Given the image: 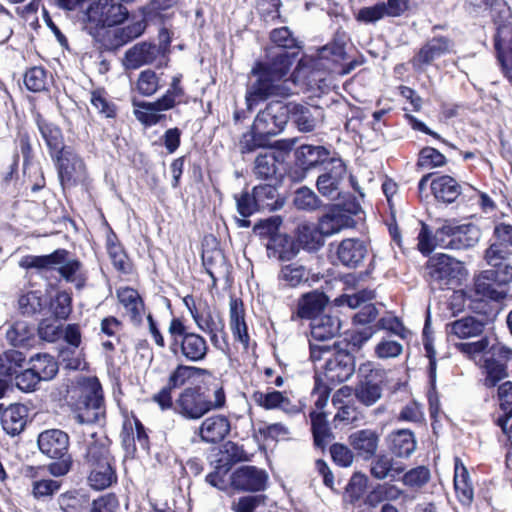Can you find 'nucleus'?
Segmentation results:
<instances>
[{
	"label": "nucleus",
	"mask_w": 512,
	"mask_h": 512,
	"mask_svg": "<svg viewBox=\"0 0 512 512\" xmlns=\"http://www.w3.org/2000/svg\"><path fill=\"white\" fill-rule=\"evenodd\" d=\"M297 52H276L273 49L269 52V61L265 63H257L255 66H261L263 72L268 73L277 81H283L292 64Z\"/></svg>",
	"instance_id": "29"
},
{
	"label": "nucleus",
	"mask_w": 512,
	"mask_h": 512,
	"mask_svg": "<svg viewBox=\"0 0 512 512\" xmlns=\"http://www.w3.org/2000/svg\"><path fill=\"white\" fill-rule=\"evenodd\" d=\"M288 123L286 103L271 101L254 118L250 131L242 134L238 147L241 153H250L266 147L271 138L279 135Z\"/></svg>",
	"instance_id": "1"
},
{
	"label": "nucleus",
	"mask_w": 512,
	"mask_h": 512,
	"mask_svg": "<svg viewBox=\"0 0 512 512\" xmlns=\"http://www.w3.org/2000/svg\"><path fill=\"white\" fill-rule=\"evenodd\" d=\"M345 56V40L339 35H337L333 43L325 45L318 50V58L320 61L329 60L333 63H338L343 60Z\"/></svg>",
	"instance_id": "61"
},
{
	"label": "nucleus",
	"mask_w": 512,
	"mask_h": 512,
	"mask_svg": "<svg viewBox=\"0 0 512 512\" xmlns=\"http://www.w3.org/2000/svg\"><path fill=\"white\" fill-rule=\"evenodd\" d=\"M37 442L40 451L49 458H58L69 454V436L60 429L41 432Z\"/></svg>",
	"instance_id": "23"
},
{
	"label": "nucleus",
	"mask_w": 512,
	"mask_h": 512,
	"mask_svg": "<svg viewBox=\"0 0 512 512\" xmlns=\"http://www.w3.org/2000/svg\"><path fill=\"white\" fill-rule=\"evenodd\" d=\"M404 470L403 464L396 462L391 456L386 454L376 456L370 465L371 475L378 480L385 478L395 479Z\"/></svg>",
	"instance_id": "38"
},
{
	"label": "nucleus",
	"mask_w": 512,
	"mask_h": 512,
	"mask_svg": "<svg viewBox=\"0 0 512 512\" xmlns=\"http://www.w3.org/2000/svg\"><path fill=\"white\" fill-rule=\"evenodd\" d=\"M252 192L259 211H276L282 208L284 204L283 200L279 197L276 187L271 184L255 186Z\"/></svg>",
	"instance_id": "41"
},
{
	"label": "nucleus",
	"mask_w": 512,
	"mask_h": 512,
	"mask_svg": "<svg viewBox=\"0 0 512 512\" xmlns=\"http://www.w3.org/2000/svg\"><path fill=\"white\" fill-rule=\"evenodd\" d=\"M128 14L127 8L116 0H97L89 5L85 17L88 25L104 28L121 24Z\"/></svg>",
	"instance_id": "11"
},
{
	"label": "nucleus",
	"mask_w": 512,
	"mask_h": 512,
	"mask_svg": "<svg viewBox=\"0 0 512 512\" xmlns=\"http://www.w3.org/2000/svg\"><path fill=\"white\" fill-rule=\"evenodd\" d=\"M354 312V347L361 348L379 331L378 310L373 303L356 308Z\"/></svg>",
	"instance_id": "17"
},
{
	"label": "nucleus",
	"mask_w": 512,
	"mask_h": 512,
	"mask_svg": "<svg viewBox=\"0 0 512 512\" xmlns=\"http://www.w3.org/2000/svg\"><path fill=\"white\" fill-rule=\"evenodd\" d=\"M329 155V150L323 146L302 145L297 151V159L305 169L313 168L324 162Z\"/></svg>",
	"instance_id": "47"
},
{
	"label": "nucleus",
	"mask_w": 512,
	"mask_h": 512,
	"mask_svg": "<svg viewBox=\"0 0 512 512\" xmlns=\"http://www.w3.org/2000/svg\"><path fill=\"white\" fill-rule=\"evenodd\" d=\"M199 371L197 367L178 365L169 375L166 385L172 390L181 388Z\"/></svg>",
	"instance_id": "63"
},
{
	"label": "nucleus",
	"mask_w": 512,
	"mask_h": 512,
	"mask_svg": "<svg viewBox=\"0 0 512 512\" xmlns=\"http://www.w3.org/2000/svg\"><path fill=\"white\" fill-rule=\"evenodd\" d=\"M229 324L234 339L248 346L249 335L245 322V310L241 300L231 298L229 303Z\"/></svg>",
	"instance_id": "33"
},
{
	"label": "nucleus",
	"mask_w": 512,
	"mask_h": 512,
	"mask_svg": "<svg viewBox=\"0 0 512 512\" xmlns=\"http://www.w3.org/2000/svg\"><path fill=\"white\" fill-rule=\"evenodd\" d=\"M278 278L285 286L297 287L308 280V273L304 266L290 264L282 267Z\"/></svg>",
	"instance_id": "56"
},
{
	"label": "nucleus",
	"mask_w": 512,
	"mask_h": 512,
	"mask_svg": "<svg viewBox=\"0 0 512 512\" xmlns=\"http://www.w3.org/2000/svg\"><path fill=\"white\" fill-rule=\"evenodd\" d=\"M431 189L436 199L446 203L454 202L461 194L460 185L448 175L435 178L431 183Z\"/></svg>",
	"instance_id": "42"
},
{
	"label": "nucleus",
	"mask_w": 512,
	"mask_h": 512,
	"mask_svg": "<svg viewBox=\"0 0 512 512\" xmlns=\"http://www.w3.org/2000/svg\"><path fill=\"white\" fill-rule=\"evenodd\" d=\"M33 472L31 477L35 480L32 482L31 486V494L37 500H44L48 498H52L56 493L59 492L62 486L61 480H54L48 478H39L40 468L35 469L33 467L30 468Z\"/></svg>",
	"instance_id": "43"
},
{
	"label": "nucleus",
	"mask_w": 512,
	"mask_h": 512,
	"mask_svg": "<svg viewBox=\"0 0 512 512\" xmlns=\"http://www.w3.org/2000/svg\"><path fill=\"white\" fill-rule=\"evenodd\" d=\"M355 192L359 193L363 205L357 202L354 196V230H357L361 235V238H354V269L357 268L358 262L369 254V238L366 236L367 225L365 211V207L368 205L364 201V193L354 181V193Z\"/></svg>",
	"instance_id": "20"
},
{
	"label": "nucleus",
	"mask_w": 512,
	"mask_h": 512,
	"mask_svg": "<svg viewBox=\"0 0 512 512\" xmlns=\"http://www.w3.org/2000/svg\"><path fill=\"white\" fill-rule=\"evenodd\" d=\"M191 314L197 327L203 332H224L223 319L218 314L212 313L208 306L201 310H191Z\"/></svg>",
	"instance_id": "46"
},
{
	"label": "nucleus",
	"mask_w": 512,
	"mask_h": 512,
	"mask_svg": "<svg viewBox=\"0 0 512 512\" xmlns=\"http://www.w3.org/2000/svg\"><path fill=\"white\" fill-rule=\"evenodd\" d=\"M486 327L484 319L475 316H465L446 324L449 338L470 339L483 335Z\"/></svg>",
	"instance_id": "24"
},
{
	"label": "nucleus",
	"mask_w": 512,
	"mask_h": 512,
	"mask_svg": "<svg viewBox=\"0 0 512 512\" xmlns=\"http://www.w3.org/2000/svg\"><path fill=\"white\" fill-rule=\"evenodd\" d=\"M268 474L255 466H241L230 476L231 486L239 491L258 492L266 489Z\"/></svg>",
	"instance_id": "19"
},
{
	"label": "nucleus",
	"mask_w": 512,
	"mask_h": 512,
	"mask_svg": "<svg viewBox=\"0 0 512 512\" xmlns=\"http://www.w3.org/2000/svg\"><path fill=\"white\" fill-rule=\"evenodd\" d=\"M88 483L95 490H104L117 482V474L113 462L88 467Z\"/></svg>",
	"instance_id": "40"
},
{
	"label": "nucleus",
	"mask_w": 512,
	"mask_h": 512,
	"mask_svg": "<svg viewBox=\"0 0 512 512\" xmlns=\"http://www.w3.org/2000/svg\"><path fill=\"white\" fill-rule=\"evenodd\" d=\"M32 370L42 381L51 380L58 372L55 359L47 353H39L30 359Z\"/></svg>",
	"instance_id": "51"
},
{
	"label": "nucleus",
	"mask_w": 512,
	"mask_h": 512,
	"mask_svg": "<svg viewBox=\"0 0 512 512\" xmlns=\"http://www.w3.org/2000/svg\"><path fill=\"white\" fill-rule=\"evenodd\" d=\"M146 23L144 20L133 22L125 27L114 31V46H122L133 39L139 37L145 30Z\"/></svg>",
	"instance_id": "60"
},
{
	"label": "nucleus",
	"mask_w": 512,
	"mask_h": 512,
	"mask_svg": "<svg viewBox=\"0 0 512 512\" xmlns=\"http://www.w3.org/2000/svg\"><path fill=\"white\" fill-rule=\"evenodd\" d=\"M512 256V226L499 223L494 227L493 241L486 249L484 259L494 268L507 265L506 262Z\"/></svg>",
	"instance_id": "13"
},
{
	"label": "nucleus",
	"mask_w": 512,
	"mask_h": 512,
	"mask_svg": "<svg viewBox=\"0 0 512 512\" xmlns=\"http://www.w3.org/2000/svg\"><path fill=\"white\" fill-rule=\"evenodd\" d=\"M57 502L63 512H86L89 505L88 499L76 491L60 494Z\"/></svg>",
	"instance_id": "54"
},
{
	"label": "nucleus",
	"mask_w": 512,
	"mask_h": 512,
	"mask_svg": "<svg viewBox=\"0 0 512 512\" xmlns=\"http://www.w3.org/2000/svg\"><path fill=\"white\" fill-rule=\"evenodd\" d=\"M491 17L496 25L494 48L502 73L512 83V13L507 2L494 0L490 5Z\"/></svg>",
	"instance_id": "5"
},
{
	"label": "nucleus",
	"mask_w": 512,
	"mask_h": 512,
	"mask_svg": "<svg viewBox=\"0 0 512 512\" xmlns=\"http://www.w3.org/2000/svg\"><path fill=\"white\" fill-rule=\"evenodd\" d=\"M252 399L258 406L267 410L284 408L289 404L288 398L276 390L267 393L256 391L253 393Z\"/></svg>",
	"instance_id": "55"
},
{
	"label": "nucleus",
	"mask_w": 512,
	"mask_h": 512,
	"mask_svg": "<svg viewBox=\"0 0 512 512\" xmlns=\"http://www.w3.org/2000/svg\"><path fill=\"white\" fill-rule=\"evenodd\" d=\"M230 431V422L224 415L207 417L199 427V436L203 442L217 443L222 441Z\"/></svg>",
	"instance_id": "27"
},
{
	"label": "nucleus",
	"mask_w": 512,
	"mask_h": 512,
	"mask_svg": "<svg viewBox=\"0 0 512 512\" xmlns=\"http://www.w3.org/2000/svg\"><path fill=\"white\" fill-rule=\"evenodd\" d=\"M184 90L180 86V77L174 76L170 88L154 102L133 100L134 115L146 126L157 124L163 117L160 113L170 110L183 101Z\"/></svg>",
	"instance_id": "7"
},
{
	"label": "nucleus",
	"mask_w": 512,
	"mask_h": 512,
	"mask_svg": "<svg viewBox=\"0 0 512 512\" xmlns=\"http://www.w3.org/2000/svg\"><path fill=\"white\" fill-rule=\"evenodd\" d=\"M359 383L354 389V395L366 406L376 403L382 394V372L376 369L372 362H366L358 370Z\"/></svg>",
	"instance_id": "14"
},
{
	"label": "nucleus",
	"mask_w": 512,
	"mask_h": 512,
	"mask_svg": "<svg viewBox=\"0 0 512 512\" xmlns=\"http://www.w3.org/2000/svg\"><path fill=\"white\" fill-rule=\"evenodd\" d=\"M329 298L324 292L314 290L303 294L297 303V316L301 319L313 320L324 314Z\"/></svg>",
	"instance_id": "25"
},
{
	"label": "nucleus",
	"mask_w": 512,
	"mask_h": 512,
	"mask_svg": "<svg viewBox=\"0 0 512 512\" xmlns=\"http://www.w3.org/2000/svg\"><path fill=\"white\" fill-rule=\"evenodd\" d=\"M28 409L23 404H0V424L4 432L12 437L22 433L26 427Z\"/></svg>",
	"instance_id": "22"
},
{
	"label": "nucleus",
	"mask_w": 512,
	"mask_h": 512,
	"mask_svg": "<svg viewBox=\"0 0 512 512\" xmlns=\"http://www.w3.org/2000/svg\"><path fill=\"white\" fill-rule=\"evenodd\" d=\"M333 358L326 359L325 376L332 383H342L352 376V345L345 338L333 345Z\"/></svg>",
	"instance_id": "12"
},
{
	"label": "nucleus",
	"mask_w": 512,
	"mask_h": 512,
	"mask_svg": "<svg viewBox=\"0 0 512 512\" xmlns=\"http://www.w3.org/2000/svg\"><path fill=\"white\" fill-rule=\"evenodd\" d=\"M455 347L465 357L480 365L485 358L490 357L488 355L491 354V350L494 348V338L483 333L480 339L471 342H460L455 344Z\"/></svg>",
	"instance_id": "30"
},
{
	"label": "nucleus",
	"mask_w": 512,
	"mask_h": 512,
	"mask_svg": "<svg viewBox=\"0 0 512 512\" xmlns=\"http://www.w3.org/2000/svg\"><path fill=\"white\" fill-rule=\"evenodd\" d=\"M454 488L459 501L469 505L473 501L474 489L469 472L459 458L455 459Z\"/></svg>",
	"instance_id": "39"
},
{
	"label": "nucleus",
	"mask_w": 512,
	"mask_h": 512,
	"mask_svg": "<svg viewBox=\"0 0 512 512\" xmlns=\"http://www.w3.org/2000/svg\"><path fill=\"white\" fill-rule=\"evenodd\" d=\"M84 463L87 467L97 466L106 462H113L109 450V439L96 432H89L84 439Z\"/></svg>",
	"instance_id": "21"
},
{
	"label": "nucleus",
	"mask_w": 512,
	"mask_h": 512,
	"mask_svg": "<svg viewBox=\"0 0 512 512\" xmlns=\"http://www.w3.org/2000/svg\"><path fill=\"white\" fill-rule=\"evenodd\" d=\"M479 366L482 368L484 375L483 385L487 388L495 387L508 376L506 364L494 359L492 356L485 358Z\"/></svg>",
	"instance_id": "44"
},
{
	"label": "nucleus",
	"mask_w": 512,
	"mask_h": 512,
	"mask_svg": "<svg viewBox=\"0 0 512 512\" xmlns=\"http://www.w3.org/2000/svg\"><path fill=\"white\" fill-rule=\"evenodd\" d=\"M117 297L127 314H129L130 319L135 322L139 321L141 319L143 302L138 292L133 288L125 287L117 291Z\"/></svg>",
	"instance_id": "48"
},
{
	"label": "nucleus",
	"mask_w": 512,
	"mask_h": 512,
	"mask_svg": "<svg viewBox=\"0 0 512 512\" xmlns=\"http://www.w3.org/2000/svg\"><path fill=\"white\" fill-rule=\"evenodd\" d=\"M35 122L52 159L69 149L64 144V137L58 126L46 121L39 113L35 116Z\"/></svg>",
	"instance_id": "26"
},
{
	"label": "nucleus",
	"mask_w": 512,
	"mask_h": 512,
	"mask_svg": "<svg viewBox=\"0 0 512 512\" xmlns=\"http://www.w3.org/2000/svg\"><path fill=\"white\" fill-rule=\"evenodd\" d=\"M180 346L181 354L191 362H198L206 357L208 345L206 340L193 332L184 335L178 343Z\"/></svg>",
	"instance_id": "37"
},
{
	"label": "nucleus",
	"mask_w": 512,
	"mask_h": 512,
	"mask_svg": "<svg viewBox=\"0 0 512 512\" xmlns=\"http://www.w3.org/2000/svg\"><path fill=\"white\" fill-rule=\"evenodd\" d=\"M310 419L314 443L317 447L324 449L332 436L328 427L326 414L324 412L311 411Z\"/></svg>",
	"instance_id": "53"
},
{
	"label": "nucleus",
	"mask_w": 512,
	"mask_h": 512,
	"mask_svg": "<svg viewBox=\"0 0 512 512\" xmlns=\"http://www.w3.org/2000/svg\"><path fill=\"white\" fill-rule=\"evenodd\" d=\"M351 225V202L334 203L318 225L303 223L297 228L296 242L307 251H317L324 245V237L340 232Z\"/></svg>",
	"instance_id": "4"
},
{
	"label": "nucleus",
	"mask_w": 512,
	"mask_h": 512,
	"mask_svg": "<svg viewBox=\"0 0 512 512\" xmlns=\"http://www.w3.org/2000/svg\"><path fill=\"white\" fill-rule=\"evenodd\" d=\"M162 75V73L158 74L151 69L143 70L140 72L136 82L137 91L146 97L154 95L165 85Z\"/></svg>",
	"instance_id": "50"
},
{
	"label": "nucleus",
	"mask_w": 512,
	"mask_h": 512,
	"mask_svg": "<svg viewBox=\"0 0 512 512\" xmlns=\"http://www.w3.org/2000/svg\"><path fill=\"white\" fill-rule=\"evenodd\" d=\"M332 403L337 410L334 421H348L352 408V388L345 385L338 389L333 396Z\"/></svg>",
	"instance_id": "52"
},
{
	"label": "nucleus",
	"mask_w": 512,
	"mask_h": 512,
	"mask_svg": "<svg viewBox=\"0 0 512 512\" xmlns=\"http://www.w3.org/2000/svg\"><path fill=\"white\" fill-rule=\"evenodd\" d=\"M60 182L63 186H72L85 178V165L82 159L71 148L54 159Z\"/></svg>",
	"instance_id": "18"
},
{
	"label": "nucleus",
	"mask_w": 512,
	"mask_h": 512,
	"mask_svg": "<svg viewBox=\"0 0 512 512\" xmlns=\"http://www.w3.org/2000/svg\"><path fill=\"white\" fill-rule=\"evenodd\" d=\"M340 327L341 322L338 317L324 313L310 321L312 340H329L339 332Z\"/></svg>",
	"instance_id": "34"
},
{
	"label": "nucleus",
	"mask_w": 512,
	"mask_h": 512,
	"mask_svg": "<svg viewBox=\"0 0 512 512\" xmlns=\"http://www.w3.org/2000/svg\"><path fill=\"white\" fill-rule=\"evenodd\" d=\"M417 239L419 251L428 255L436 247L450 250L471 248L479 242L480 230L473 224L458 225L445 220L432 235L429 227L422 223Z\"/></svg>",
	"instance_id": "2"
},
{
	"label": "nucleus",
	"mask_w": 512,
	"mask_h": 512,
	"mask_svg": "<svg viewBox=\"0 0 512 512\" xmlns=\"http://www.w3.org/2000/svg\"><path fill=\"white\" fill-rule=\"evenodd\" d=\"M286 107L288 110V120L292 117L300 131L310 132L314 130L317 120L309 107L295 102L286 103Z\"/></svg>",
	"instance_id": "45"
},
{
	"label": "nucleus",
	"mask_w": 512,
	"mask_h": 512,
	"mask_svg": "<svg viewBox=\"0 0 512 512\" xmlns=\"http://www.w3.org/2000/svg\"><path fill=\"white\" fill-rule=\"evenodd\" d=\"M32 336V330L25 321L15 322L6 332V338L13 346H24Z\"/></svg>",
	"instance_id": "62"
},
{
	"label": "nucleus",
	"mask_w": 512,
	"mask_h": 512,
	"mask_svg": "<svg viewBox=\"0 0 512 512\" xmlns=\"http://www.w3.org/2000/svg\"><path fill=\"white\" fill-rule=\"evenodd\" d=\"M332 167L329 171L318 176V191L325 197L344 204L349 201L352 203V196L349 192L340 191V185L346 175V166L341 159H332Z\"/></svg>",
	"instance_id": "15"
},
{
	"label": "nucleus",
	"mask_w": 512,
	"mask_h": 512,
	"mask_svg": "<svg viewBox=\"0 0 512 512\" xmlns=\"http://www.w3.org/2000/svg\"><path fill=\"white\" fill-rule=\"evenodd\" d=\"M72 298L69 293L65 291L58 292L53 300L50 302V310L56 319L66 320L71 311Z\"/></svg>",
	"instance_id": "64"
},
{
	"label": "nucleus",
	"mask_w": 512,
	"mask_h": 512,
	"mask_svg": "<svg viewBox=\"0 0 512 512\" xmlns=\"http://www.w3.org/2000/svg\"><path fill=\"white\" fill-rule=\"evenodd\" d=\"M68 254L69 252L65 249H57L48 255H28L20 260L19 265L25 269H36L38 271L50 270L63 262L65 255Z\"/></svg>",
	"instance_id": "36"
},
{
	"label": "nucleus",
	"mask_w": 512,
	"mask_h": 512,
	"mask_svg": "<svg viewBox=\"0 0 512 512\" xmlns=\"http://www.w3.org/2000/svg\"><path fill=\"white\" fill-rule=\"evenodd\" d=\"M379 445V435L375 430L363 429L354 433V458L371 459Z\"/></svg>",
	"instance_id": "35"
},
{
	"label": "nucleus",
	"mask_w": 512,
	"mask_h": 512,
	"mask_svg": "<svg viewBox=\"0 0 512 512\" xmlns=\"http://www.w3.org/2000/svg\"><path fill=\"white\" fill-rule=\"evenodd\" d=\"M67 403L79 424H93L104 417L102 388L95 377H78L67 390Z\"/></svg>",
	"instance_id": "3"
},
{
	"label": "nucleus",
	"mask_w": 512,
	"mask_h": 512,
	"mask_svg": "<svg viewBox=\"0 0 512 512\" xmlns=\"http://www.w3.org/2000/svg\"><path fill=\"white\" fill-rule=\"evenodd\" d=\"M276 157L272 153L260 154L254 161V174L259 179H270L277 172Z\"/></svg>",
	"instance_id": "59"
},
{
	"label": "nucleus",
	"mask_w": 512,
	"mask_h": 512,
	"mask_svg": "<svg viewBox=\"0 0 512 512\" xmlns=\"http://www.w3.org/2000/svg\"><path fill=\"white\" fill-rule=\"evenodd\" d=\"M451 42L445 37H435L429 40L413 59V66L421 69L423 65L432 63L435 59L450 51Z\"/></svg>",
	"instance_id": "31"
},
{
	"label": "nucleus",
	"mask_w": 512,
	"mask_h": 512,
	"mask_svg": "<svg viewBox=\"0 0 512 512\" xmlns=\"http://www.w3.org/2000/svg\"><path fill=\"white\" fill-rule=\"evenodd\" d=\"M159 53V47L154 44L138 43L126 51L123 64L127 69H137L153 63Z\"/></svg>",
	"instance_id": "28"
},
{
	"label": "nucleus",
	"mask_w": 512,
	"mask_h": 512,
	"mask_svg": "<svg viewBox=\"0 0 512 512\" xmlns=\"http://www.w3.org/2000/svg\"><path fill=\"white\" fill-rule=\"evenodd\" d=\"M211 407V400L199 387L183 389L174 401V413L189 421L201 419Z\"/></svg>",
	"instance_id": "10"
},
{
	"label": "nucleus",
	"mask_w": 512,
	"mask_h": 512,
	"mask_svg": "<svg viewBox=\"0 0 512 512\" xmlns=\"http://www.w3.org/2000/svg\"><path fill=\"white\" fill-rule=\"evenodd\" d=\"M270 40L275 48L286 50L301 49V42L293 35L288 27H280L271 31Z\"/></svg>",
	"instance_id": "58"
},
{
	"label": "nucleus",
	"mask_w": 512,
	"mask_h": 512,
	"mask_svg": "<svg viewBox=\"0 0 512 512\" xmlns=\"http://www.w3.org/2000/svg\"><path fill=\"white\" fill-rule=\"evenodd\" d=\"M25 361V356L17 350H8L0 354V375L13 376L21 368Z\"/></svg>",
	"instance_id": "57"
},
{
	"label": "nucleus",
	"mask_w": 512,
	"mask_h": 512,
	"mask_svg": "<svg viewBox=\"0 0 512 512\" xmlns=\"http://www.w3.org/2000/svg\"><path fill=\"white\" fill-rule=\"evenodd\" d=\"M45 305L46 299L40 290L23 293L18 299V309L24 316H33L40 313Z\"/></svg>",
	"instance_id": "49"
},
{
	"label": "nucleus",
	"mask_w": 512,
	"mask_h": 512,
	"mask_svg": "<svg viewBox=\"0 0 512 512\" xmlns=\"http://www.w3.org/2000/svg\"><path fill=\"white\" fill-rule=\"evenodd\" d=\"M251 73L256 79L249 84L245 95V102L249 111H252L255 106L268 98L291 95L292 91L288 80L277 81L268 73L263 72L261 66H254Z\"/></svg>",
	"instance_id": "8"
},
{
	"label": "nucleus",
	"mask_w": 512,
	"mask_h": 512,
	"mask_svg": "<svg viewBox=\"0 0 512 512\" xmlns=\"http://www.w3.org/2000/svg\"><path fill=\"white\" fill-rule=\"evenodd\" d=\"M512 279V266L482 271L474 280L475 293L499 301L506 297L505 285Z\"/></svg>",
	"instance_id": "9"
},
{
	"label": "nucleus",
	"mask_w": 512,
	"mask_h": 512,
	"mask_svg": "<svg viewBox=\"0 0 512 512\" xmlns=\"http://www.w3.org/2000/svg\"><path fill=\"white\" fill-rule=\"evenodd\" d=\"M214 471L206 476V481L213 487L224 489L226 487L225 477L230 471L232 465L236 462L246 460L244 449L233 442H227L224 449L217 454Z\"/></svg>",
	"instance_id": "16"
},
{
	"label": "nucleus",
	"mask_w": 512,
	"mask_h": 512,
	"mask_svg": "<svg viewBox=\"0 0 512 512\" xmlns=\"http://www.w3.org/2000/svg\"><path fill=\"white\" fill-rule=\"evenodd\" d=\"M465 275L463 262L447 254H435L426 263V277L432 289L457 286Z\"/></svg>",
	"instance_id": "6"
},
{
	"label": "nucleus",
	"mask_w": 512,
	"mask_h": 512,
	"mask_svg": "<svg viewBox=\"0 0 512 512\" xmlns=\"http://www.w3.org/2000/svg\"><path fill=\"white\" fill-rule=\"evenodd\" d=\"M388 447L396 457L408 458L416 450L417 441L412 431L399 429L389 434Z\"/></svg>",
	"instance_id": "32"
}]
</instances>
